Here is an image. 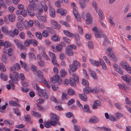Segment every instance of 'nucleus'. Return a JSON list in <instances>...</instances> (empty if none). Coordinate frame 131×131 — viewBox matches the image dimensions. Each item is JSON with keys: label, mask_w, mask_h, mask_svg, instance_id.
<instances>
[{"label": "nucleus", "mask_w": 131, "mask_h": 131, "mask_svg": "<svg viewBox=\"0 0 131 131\" xmlns=\"http://www.w3.org/2000/svg\"><path fill=\"white\" fill-rule=\"evenodd\" d=\"M40 4L42 7L43 8L45 11L46 12L47 10V7L46 4L43 1H41L40 2Z\"/></svg>", "instance_id": "nucleus-36"}, {"label": "nucleus", "mask_w": 131, "mask_h": 131, "mask_svg": "<svg viewBox=\"0 0 131 131\" xmlns=\"http://www.w3.org/2000/svg\"><path fill=\"white\" fill-rule=\"evenodd\" d=\"M106 37V36L103 34L102 32L99 31V41H102V39Z\"/></svg>", "instance_id": "nucleus-19"}, {"label": "nucleus", "mask_w": 131, "mask_h": 131, "mask_svg": "<svg viewBox=\"0 0 131 131\" xmlns=\"http://www.w3.org/2000/svg\"><path fill=\"white\" fill-rule=\"evenodd\" d=\"M69 66L70 69L73 71H75L77 69V67L73 64H72L70 65Z\"/></svg>", "instance_id": "nucleus-42"}, {"label": "nucleus", "mask_w": 131, "mask_h": 131, "mask_svg": "<svg viewBox=\"0 0 131 131\" xmlns=\"http://www.w3.org/2000/svg\"><path fill=\"white\" fill-rule=\"evenodd\" d=\"M98 106V101L96 100L94 102V104L92 106L93 108L95 109L97 108Z\"/></svg>", "instance_id": "nucleus-49"}, {"label": "nucleus", "mask_w": 131, "mask_h": 131, "mask_svg": "<svg viewBox=\"0 0 131 131\" xmlns=\"http://www.w3.org/2000/svg\"><path fill=\"white\" fill-rule=\"evenodd\" d=\"M75 41L77 44L78 46H79L80 45V37H79V34H75L74 36Z\"/></svg>", "instance_id": "nucleus-17"}, {"label": "nucleus", "mask_w": 131, "mask_h": 131, "mask_svg": "<svg viewBox=\"0 0 131 131\" xmlns=\"http://www.w3.org/2000/svg\"><path fill=\"white\" fill-rule=\"evenodd\" d=\"M89 73L93 79H97V76L96 75V74L94 71H92L90 69H89Z\"/></svg>", "instance_id": "nucleus-13"}, {"label": "nucleus", "mask_w": 131, "mask_h": 131, "mask_svg": "<svg viewBox=\"0 0 131 131\" xmlns=\"http://www.w3.org/2000/svg\"><path fill=\"white\" fill-rule=\"evenodd\" d=\"M82 17L86 20V23L88 25L91 23L92 21V16L89 13H88L86 15V18L82 14Z\"/></svg>", "instance_id": "nucleus-4"}, {"label": "nucleus", "mask_w": 131, "mask_h": 131, "mask_svg": "<svg viewBox=\"0 0 131 131\" xmlns=\"http://www.w3.org/2000/svg\"><path fill=\"white\" fill-rule=\"evenodd\" d=\"M79 79L78 76L75 74L73 75V78H70V83L71 86H75L76 85L75 83L79 82Z\"/></svg>", "instance_id": "nucleus-3"}, {"label": "nucleus", "mask_w": 131, "mask_h": 131, "mask_svg": "<svg viewBox=\"0 0 131 131\" xmlns=\"http://www.w3.org/2000/svg\"><path fill=\"white\" fill-rule=\"evenodd\" d=\"M80 4L81 7L82 8H84L86 6L85 4L84 3L82 0H81L80 1Z\"/></svg>", "instance_id": "nucleus-61"}, {"label": "nucleus", "mask_w": 131, "mask_h": 131, "mask_svg": "<svg viewBox=\"0 0 131 131\" xmlns=\"http://www.w3.org/2000/svg\"><path fill=\"white\" fill-rule=\"evenodd\" d=\"M116 116L115 118L116 119V121L120 118V117H122L123 116L122 114L120 113H117L115 114Z\"/></svg>", "instance_id": "nucleus-46"}, {"label": "nucleus", "mask_w": 131, "mask_h": 131, "mask_svg": "<svg viewBox=\"0 0 131 131\" xmlns=\"http://www.w3.org/2000/svg\"><path fill=\"white\" fill-rule=\"evenodd\" d=\"M36 16L38 18V19L42 22H46V18L45 17L43 16H42L41 15L39 14H36Z\"/></svg>", "instance_id": "nucleus-12"}, {"label": "nucleus", "mask_w": 131, "mask_h": 131, "mask_svg": "<svg viewBox=\"0 0 131 131\" xmlns=\"http://www.w3.org/2000/svg\"><path fill=\"white\" fill-rule=\"evenodd\" d=\"M14 41L18 47H19L21 49H24L25 48V47L23 46L22 42L21 43L20 41L18 39H16L14 40Z\"/></svg>", "instance_id": "nucleus-8"}, {"label": "nucleus", "mask_w": 131, "mask_h": 131, "mask_svg": "<svg viewBox=\"0 0 131 131\" xmlns=\"http://www.w3.org/2000/svg\"><path fill=\"white\" fill-rule=\"evenodd\" d=\"M64 33L67 37H73L74 36V35L72 33L70 32L67 30H64Z\"/></svg>", "instance_id": "nucleus-24"}, {"label": "nucleus", "mask_w": 131, "mask_h": 131, "mask_svg": "<svg viewBox=\"0 0 131 131\" xmlns=\"http://www.w3.org/2000/svg\"><path fill=\"white\" fill-rule=\"evenodd\" d=\"M41 54L44 58L47 61L50 60L49 58L47 56L46 53L44 51H43L41 52Z\"/></svg>", "instance_id": "nucleus-34"}, {"label": "nucleus", "mask_w": 131, "mask_h": 131, "mask_svg": "<svg viewBox=\"0 0 131 131\" xmlns=\"http://www.w3.org/2000/svg\"><path fill=\"white\" fill-rule=\"evenodd\" d=\"M14 113L16 114L17 116L20 115V112L19 111L18 109L17 108H16L14 110Z\"/></svg>", "instance_id": "nucleus-63"}, {"label": "nucleus", "mask_w": 131, "mask_h": 131, "mask_svg": "<svg viewBox=\"0 0 131 131\" xmlns=\"http://www.w3.org/2000/svg\"><path fill=\"white\" fill-rule=\"evenodd\" d=\"M122 78L125 81L129 82L131 79L130 76L127 74L124 75L122 76Z\"/></svg>", "instance_id": "nucleus-11"}, {"label": "nucleus", "mask_w": 131, "mask_h": 131, "mask_svg": "<svg viewBox=\"0 0 131 131\" xmlns=\"http://www.w3.org/2000/svg\"><path fill=\"white\" fill-rule=\"evenodd\" d=\"M76 48V46L74 45H71L68 46L67 48L72 50V49H75Z\"/></svg>", "instance_id": "nucleus-54"}, {"label": "nucleus", "mask_w": 131, "mask_h": 131, "mask_svg": "<svg viewBox=\"0 0 131 131\" xmlns=\"http://www.w3.org/2000/svg\"><path fill=\"white\" fill-rule=\"evenodd\" d=\"M13 54V49L11 48H9L8 50V55L9 56H12Z\"/></svg>", "instance_id": "nucleus-53"}, {"label": "nucleus", "mask_w": 131, "mask_h": 131, "mask_svg": "<svg viewBox=\"0 0 131 131\" xmlns=\"http://www.w3.org/2000/svg\"><path fill=\"white\" fill-rule=\"evenodd\" d=\"M65 53L68 56H72L73 54V52L72 51L67 48L66 49Z\"/></svg>", "instance_id": "nucleus-26"}, {"label": "nucleus", "mask_w": 131, "mask_h": 131, "mask_svg": "<svg viewBox=\"0 0 131 131\" xmlns=\"http://www.w3.org/2000/svg\"><path fill=\"white\" fill-rule=\"evenodd\" d=\"M60 38L57 35H54L52 38V40L54 41H58L60 40Z\"/></svg>", "instance_id": "nucleus-47"}, {"label": "nucleus", "mask_w": 131, "mask_h": 131, "mask_svg": "<svg viewBox=\"0 0 131 131\" xmlns=\"http://www.w3.org/2000/svg\"><path fill=\"white\" fill-rule=\"evenodd\" d=\"M92 4L93 5V6L94 8L95 9V10L96 12L97 13H98V5L96 3V2L94 1H93L92 2Z\"/></svg>", "instance_id": "nucleus-43"}, {"label": "nucleus", "mask_w": 131, "mask_h": 131, "mask_svg": "<svg viewBox=\"0 0 131 131\" xmlns=\"http://www.w3.org/2000/svg\"><path fill=\"white\" fill-rule=\"evenodd\" d=\"M9 103L10 105L13 106L19 107L20 106V104L17 103L16 102L14 101H10L9 102Z\"/></svg>", "instance_id": "nucleus-29"}, {"label": "nucleus", "mask_w": 131, "mask_h": 131, "mask_svg": "<svg viewBox=\"0 0 131 131\" xmlns=\"http://www.w3.org/2000/svg\"><path fill=\"white\" fill-rule=\"evenodd\" d=\"M68 94L64 92L62 93L61 96V99L62 101L67 100V99Z\"/></svg>", "instance_id": "nucleus-30"}, {"label": "nucleus", "mask_w": 131, "mask_h": 131, "mask_svg": "<svg viewBox=\"0 0 131 131\" xmlns=\"http://www.w3.org/2000/svg\"><path fill=\"white\" fill-rule=\"evenodd\" d=\"M63 41L66 43H70V40L67 37L63 38Z\"/></svg>", "instance_id": "nucleus-62"}, {"label": "nucleus", "mask_w": 131, "mask_h": 131, "mask_svg": "<svg viewBox=\"0 0 131 131\" xmlns=\"http://www.w3.org/2000/svg\"><path fill=\"white\" fill-rule=\"evenodd\" d=\"M62 48L59 44L57 45L56 47V50L58 51H61Z\"/></svg>", "instance_id": "nucleus-52"}, {"label": "nucleus", "mask_w": 131, "mask_h": 131, "mask_svg": "<svg viewBox=\"0 0 131 131\" xmlns=\"http://www.w3.org/2000/svg\"><path fill=\"white\" fill-rule=\"evenodd\" d=\"M104 40L103 43V46L107 47L108 45V44L109 43V41H108V38L106 37L104 38Z\"/></svg>", "instance_id": "nucleus-35"}, {"label": "nucleus", "mask_w": 131, "mask_h": 131, "mask_svg": "<svg viewBox=\"0 0 131 131\" xmlns=\"http://www.w3.org/2000/svg\"><path fill=\"white\" fill-rule=\"evenodd\" d=\"M2 61L4 63H6L7 61V58L6 54H3L2 57Z\"/></svg>", "instance_id": "nucleus-41"}, {"label": "nucleus", "mask_w": 131, "mask_h": 131, "mask_svg": "<svg viewBox=\"0 0 131 131\" xmlns=\"http://www.w3.org/2000/svg\"><path fill=\"white\" fill-rule=\"evenodd\" d=\"M56 12L60 14L62 16H65L67 13V11L66 10L62 8H59L56 11Z\"/></svg>", "instance_id": "nucleus-9"}, {"label": "nucleus", "mask_w": 131, "mask_h": 131, "mask_svg": "<svg viewBox=\"0 0 131 131\" xmlns=\"http://www.w3.org/2000/svg\"><path fill=\"white\" fill-rule=\"evenodd\" d=\"M92 30L94 32L95 37L97 38H98V30L97 27L96 26L94 27L93 28Z\"/></svg>", "instance_id": "nucleus-16"}, {"label": "nucleus", "mask_w": 131, "mask_h": 131, "mask_svg": "<svg viewBox=\"0 0 131 131\" xmlns=\"http://www.w3.org/2000/svg\"><path fill=\"white\" fill-rule=\"evenodd\" d=\"M82 85L87 86L89 85V82L88 81L84 79L82 80Z\"/></svg>", "instance_id": "nucleus-44"}, {"label": "nucleus", "mask_w": 131, "mask_h": 131, "mask_svg": "<svg viewBox=\"0 0 131 131\" xmlns=\"http://www.w3.org/2000/svg\"><path fill=\"white\" fill-rule=\"evenodd\" d=\"M48 54L49 56L52 59L56 58L55 55L54 53L49 52L48 53Z\"/></svg>", "instance_id": "nucleus-51"}, {"label": "nucleus", "mask_w": 131, "mask_h": 131, "mask_svg": "<svg viewBox=\"0 0 131 131\" xmlns=\"http://www.w3.org/2000/svg\"><path fill=\"white\" fill-rule=\"evenodd\" d=\"M2 30L3 32L5 35H7L9 34L7 28L5 26H3L2 27Z\"/></svg>", "instance_id": "nucleus-33"}, {"label": "nucleus", "mask_w": 131, "mask_h": 131, "mask_svg": "<svg viewBox=\"0 0 131 131\" xmlns=\"http://www.w3.org/2000/svg\"><path fill=\"white\" fill-rule=\"evenodd\" d=\"M72 64H73L76 67H79L80 66V63L78 61H77L76 60H75L74 61H73Z\"/></svg>", "instance_id": "nucleus-58"}, {"label": "nucleus", "mask_w": 131, "mask_h": 131, "mask_svg": "<svg viewBox=\"0 0 131 131\" xmlns=\"http://www.w3.org/2000/svg\"><path fill=\"white\" fill-rule=\"evenodd\" d=\"M20 63L21 67L25 70L27 71L28 70L27 68V66L26 64L25 63H24L22 61H20Z\"/></svg>", "instance_id": "nucleus-40"}, {"label": "nucleus", "mask_w": 131, "mask_h": 131, "mask_svg": "<svg viewBox=\"0 0 131 131\" xmlns=\"http://www.w3.org/2000/svg\"><path fill=\"white\" fill-rule=\"evenodd\" d=\"M19 77L18 74L16 72H14L13 75H10V78L14 83H17V81L19 80Z\"/></svg>", "instance_id": "nucleus-5"}, {"label": "nucleus", "mask_w": 131, "mask_h": 131, "mask_svg": "<svg viewBox=\"0 0 131 131\" xmlns=\"http://www.w3.org/2000/svg\"><path fill=\"white\" fill-rule=\"evenodd\" d=\"M99 18L101 20H103L104 18V14L101 9H99Z\"/></svg>", "instance_id": "nucleus-23"}, {"label": "nucleus", "mask_w": 131, "mask_h": 131, "mask_svg": "<svg viewBox=\"0 0 131 131\" xmlns=\"http://www.w3.org/2000/svg\"><path fill=\"white\" fill-rule=\"evenodd\" d=\"M6 107L5 106L3 105L2 106L0 105V112L2 113H3L4 112V110L6 109Z\"/></svg>", "instance_id": "nucleus-60"}, {"label": "nucleus", "mask_w": 131, "mask_h": 131, "mask_svg": "<svg viewBox=\"0 0 131 131\" xmlns=\"http://www.w3.org/2000/svg\"><path fill=\"white\" fill-rule=\"evenodd\" d=\"M24 118H25L26 121L28 122H30L31 120V118L30 116L29 115H25V116Z\"/></svg>", "instance_id": "nucleus-57"}, {"label": "nucleus", "mask_w": 131, "mask_h": 131, "mask_svg": "<svg viewBox=\"0 0 131 131\" xmlns=\"http://www.w3.org/2000/svg\"><path fill=\"white\" fill-rule=\"evenodd\" d=\"M27 11L25 9H23L21 12V15L24 17L26 16L27 14Z\"/></svg>", "instance_id": "nucleus-48"}, {"label": "nucleus", "mask_w": 131, "mask_h": 131, "mask_svg": "<svg viewBox=\"0 0 131 131\" xmlns=\"http://www.w3.org/2000/svg\"><path fill=\"white\" fill-rule=\"evenodd\" d=\"M79 96L80 98L84 101H86L87 100V96L85 95H83V94H79Z\"/></svg>", "instance_id": "nucleus-38"}, {"label": "nucleus", "mask_w": 131, "mask_h": 131, "mask_svg": "<svg viewBox=\"0 0 131 131\" xmlns=\"http://www.w3.org/2000/svg\"><path fill=\"white\" fill-rule=\"evenodd\" d=\"M98 120L97 118L95 116H93L90 118L89 122L90 123H96L97 122Z\"/></svg>", "instance_id": "nucleus-20"}, {"label": "nucleus", "mask_w": 131, "mask_h": 131, "mask_svg": "<svg viewBox=\"0 0 131 131\" xmlns=\"http://www.w3.org/2000/svg\"><path fill=\"white\" fill-rule=\"evenodd\" d=\"M49 13L50 16L52 17H54L55 16V12L54 9L52 7H50L49 9Z\"/></svg>", "instance_id": "nucleus-14"}, {"label": "nucleus", "mask_w": 131, "mask_h": 131, "mask_svg": "<svg viewBox=\"0 0 131 131\" xmlns=\"http://www.w3.org/2000/svg\"><path fill=\"white\" fill-rule=\"evenodd\" d=\"M43 36L45 37H47L48 36L49 34L48 31L46 30H45L42 31V33Z\"/></svg>", "instance_id": "nucleus-45"}, {"label": "nucleus", "mask_w": 131, "mask_h": 131, "mask_svg": "<svg viewBox=\"0 0 131 131\" xmlns=\"http://www.w3.org/2000/svg\"><path fill=\"white\" fill-rule=\"evenodd\" d=\"M0 70L2 72H5L6 71L5 66L3 63H0Z\"/></svg>", "instance_id": "nucleus-39"}, {"label": "nucleus", "mask_w": 131, "mask_h": 131, "mask_svg": "<svg viewBox=\"0 0 131 131\" xmlns=\"http://www.w3.org/2000/svg\"><path fill=\"white\" fill-rule=\"evenodd\" d=\"M88 45L89 49H93V45L92 42L91 41H88Z\"/></svg>", "instance_id": "nucleus-55"}, {"label": "nucleus", "mask_w": 131, "mask_h": 131, "mask_svg": "<svg viewBox=\"0 0 131 131\" xmlns=\"http://www.w3.org/2000/svg\"><path fill=\"white\" fill-rule=\"evenodd\" d=\"M19 34V31L16 28H15L13 31L10 30L9 31V36L12 38H13L14 36L17 35Z\"/></svg>", "instance_id": "nucleus-7"}, {"label": "nucleus", "mask_w": 131, "mask_h": 131, "mask_svg": "<svg viewBox=\"0 0 131 131\" xmlns=\"http://www.w3.org/2000/svg\"><path fill=\"white\" fill-rule=\"evenodd\" d=\"M50 23L51 24L55 26L57 28L59 29L60 28V25L58 24L57 21L52 20L50 21Z\"/></svg>", "instance_id": "nucleus-21"}, {"label": "nucleus", "mask_w": 131, "mask_h": 131, "mask_svg": "<svg viewBox=\"0 0 131 131\" xmlns=\"http://www.w3.org/2000/svg\"><path fill=\"white\" fill-rule=\"evenodd\" d=\"M91 64L93 66L97 67L98 66V62L95 60L91 59L89 60Z\"/></svg>", "instance_id": "nucleus-15"}, {"label": "nucleus", "mask_w": 131, "mask_h": 131, "mask_svg": "<svg viewBox=\"0 0 131 131\" xmlns=\"http://www.w3.org/2000/svg\"><path fill=\"white\" fill-rule=\"evenodd\" d=\"M0 78L3 81H6L7 80V75L3 73H1L0 74Z\"/></svg>", "instance_id": "nucleus-32"}, {"label": "nucleus", "mask_w": 131, "mask_h": 131, "mask_svg": "<svg viewBox=\"0 0 131 131\" xmlns=\"http://www.w3.org/2000/svg\"><path fill=\"white\" fill-rule=\"evenodd\" d=\"M120 65L121 66L125 69L129 65L128 63L125 61L121 62Z\"/></svg>", "instance_id": "nucleus-25"}, {"label": "nucleus", "mask_w": 131, "mask_h": 131, "mask_svg": "<svg viewBox=\"0 0 131 131\" xmlns=\"http://www.w3.org/2000/svg\"><path fill=\"white\" fill-rule=\"evenodd\" d=\"M125 69L128 73L131 74V67L129 66V65Z\"/></svg>", "instance_id": "nucleus-59"}, {"label": "nucleus", "mask_w": 131, "mask_h": 131, "mask_svg": "<svg viewBox=\"0 0 131 131\" xmlns=\"http://www.w3.org/2000/svg\"><path fill=\"white\" fill-rule=\"evenodd\" d=\"M21 24H20L19 22H18L16 25L17 28L20 30H23V28L22 26H21Z\"/></svg>", "instance_id": "nucleus-64"}, {"label": "nucleus", "mask_w": 131, "mask_h": 131, "mask_svg": "<svg viewBox=\"0 0 131 131\" xmlns=\"http://www.w3.org/2000/svg\"><path fill=\"white\" fill-rule=\"evenodd\" d=\"M32 114L34 116L37 117H40V115L38 112L35 111H33L32 112Z\"/></svg>", "instance_id": "nucleus-56"}, {"label": "nucleus", "mask_w": 131, "mask_h": 131, "mask_svg": "<svg viewBox=\"0 0 131 131\" xmlns=\"http://www.w3.org/2000/svg\"><path fill=\"white\" fill-rule=\"evenodd\" d=\"M43 74V73L40 70L38 71L37 72L38 76L39 77L41 78V80L38 79V81L40 83L44 84L48 88H49L50 87V86L48 84L47 81L45 79L43 78V77H42Z\"/></svg>", "instance_id": "nucleus-2"}, {"label": "nucleus", "mask_w": 131, "mask_h": 131, "mask_svg": "<svg viewBox=\"0 0 131 131\" xmlns=\"http://www.w3.org/2000/svg\"><path fill=\"white\" fill-rule=\"evenodd\" d=\"M28 56L29 58L31 60H35L36 59V57L34 54L32 53L29 52L28 53Z\"/></svg>", "instance_id": "nucleus-28"}, {"label": "nucleus", "mask_w": 131, "mask_h": 131, "mask_svg": "<svg viewBox=\"0 0 131 131\" xmlns=\"http://www.w3.org/2000/svg\"><path fill=\"white\" fill-rule=\"evenodd\" d=\"M36 35L37 37L40 39H41L42 38V36L41 33L39 32H36Z\"/></svg>", "instance_id": "nucleus-50"}, {"label": "nucleus", "mask_w": 131, "mask_h": 131, "mask_svg": "<svg viewBox=\"0 0 131 131\" xmlns=\"http://www.w3.org/2000/svg\"><path fill=\"white\" fill-rule=\"evenodd\" d=\"M83 109V111L85 112H88L90 113H91V111L90 110L89 107L87 104L84 105Z\"/></svg>", "instance_id": "nucleus-22"}, {"label": "nucleus", "mask_w": 131, "mask_h": 131, "mask_svg": "<svg viewBox=\"0 0 131 131\" xmlns=\"http://www.w3.org/2000/svg\"><path fill=\"white\" fill-rule=\"evenodd\" d=\"M60 76L62 77H64L66 75L67 73L64 69H61L60 72Z\"/></svg>", "instance_id": "nucleus-37"}, {"label": "nucleus", "mask_w": 131, "mask_h": 131, "mask_svg": "<svg viewBox=\"0 0 131 131\" xmlns=\"http://www.w3.org/2000/svg\"><path fill=\"white\" fill-rule=\"evenodd\" d=\"M51 117L50 120L48 122H44V125L47 128H49L51 126L50 125L52 126H55L57 124L60 125V124L58 122L59 118L58 116L56 114L53 113L51 114Z\"/></svg>", "instance_id": "nucleus-1"}, {"label": "nucleus", "mask_w": 131, "mask_h": 131, "mask_svg": "<svg viewBox=\"0 0 131 131\" xmlns=\"http://www.w3.org/2000/svg\"><path fill=\"white\" fill-rule=\"evenodd\" d=\"M101 65L102 66V68L104 70H106L107 69V67L106 64L103 60L101 59H100L99 60V66Z\"/></svg>", "instance_id": "nucleus-10"}, {"label": "nucleus", "mask_w": 131, "mask_h": 131, "mask_svg": "<svg viewBox=\"0 0 131 131\" xmlns=\"http://www.w3.org/2000/svg\"><path fill=\"white\" fill-rule=\"evenodd\" d=\"M109 56H110L112 58V61L116 62L117 61V58L113 54V52H111L108 54Z\"/></svg>", "instance_id": "nucleus-18"}, {"label": "nucleus", "mask_w": 131, "mask_h": 131, "mask_svg": "<svg viewBox=\"0 0 131 131\" xmlns=\"http://www.w3.org/2000/svg\"><path fill=\"white\" fill-rule=\"evenodd\" d=\"M40 92L45 98L47 99L48 98V94L45 90H42Z\"/></svg>", "instance_id": "nucleus-31"}, {"label": "nucleus", "mask_w": 131, "mask_h": 131, "mask_svg": "<svg viewBox=\"0 0 131 131\" xmlns=\"http://www.w3.org/2000/svg\"><path fill=\"white\" fill-rule=\"evenodd\" d=\"M38 7V5L35 3H33L29 5L27 8V9L28 11L34 10L37 9Z\"/></svg>", "instance_id": "nucleus-6"}, {"label": "nucleus", "mask_w": 131, "mask_h": 131, "mask_svg": "<svg viewBox=\"0 0 131 131\" xmlns=\"http://www.w3.org/2000/svg\"><path fill=\"white\" fill-rule=\"evenodd\" d=\"M8 18L10 22H13L15 20V15L13 14H10L9 15Z\"/></svg>", "instance_id": "nucleus-27"}]
</instances>
